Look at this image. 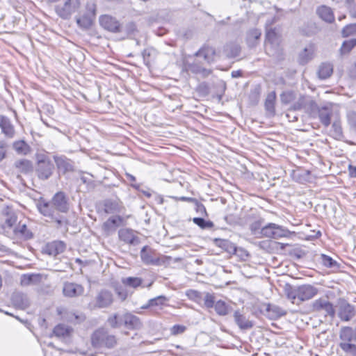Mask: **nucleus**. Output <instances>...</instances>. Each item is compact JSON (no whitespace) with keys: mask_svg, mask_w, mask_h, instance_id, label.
I'll use <instances>...</instances> for the list:
<instances>
[{"mask_svg":"<svg viewBox=\"0 0 356 356\" xmlns=\"http://www.w3.org/2000/svg\"><path fill=\"white\" fill-rule=\"evenodd\" d=\"M318 290L310 284H304L296 287L288 293V298L293 304L300 305L317 295Z\"/></svg>","mask_w":356,"mask_h":356,"instance_id":"obj_1","label":"nucleus"},{"mask_svg":"<svg viewBox=\"0 0 356 356\" xmlns=\"http://www.w3.org/2000/svg\"><path fill=\"white\" fill-rule=\"evenodd\" d=\"M280 34L277 29L266 27L265 49L268 54L275 56L280 53Z\"/></svg>","mask_w":356,"mask_h":356,"instance_id":"obj_2","label":"nucleus"},{"mask_svg":"<svg viewBox=\"0 0 356 356\" xmlns=\"http://www.w3.org/2000/svg\"><path fill=\"white\" fill-rule=\"evenodd\" d=\"M335 307L341 321H348L356 314L355 307L344 299H339Z\"/></svg>","mask_w":356,"mask_h":356,"instance_id":"obj_3","label":"nucleus"},{"mask_svg":"<svg viewBox=\"0 0 356 356\" xmlns=\"http://www.w3.org/2000/svg\"><path fill=\"white\" fill-rule=\"evenodd\" d=\"M37 207L40 213L44 216L49 218L51 220H54L60 225L62 223L59 211L55 208L51 202L41 200L37 204Z\"/></svg>","mask_w":356,"mask_h":356,"instance_id":"obj_4","label":"nucleus"},{"mask_svg":"<svg viewBox=\"0 0 356 356\" xmlns=\"http://www.w3.org/2000/svg\"><path fill=\"white\" fill-rule=\"evenodd\" d=\"M79 6V0H64L63 4L56 7V12L63 19H68L76 11Z\"/></svg>","mask_w":356,"mask_h":356,"instance_id":"obj_5","label":"nucleus"},{"mask_svg":"<svg viewBox=\"0 0 356 356\" xmlns=\"http://www.w3.org/2000/svg\"><path fill=\"white\" fill-rule=\"evenodd\" d=\"M312 309L314 312H323L325 315L333 317L335 309L332 304L325 298H318L312 302Z\"/></svg>","mask_w":356,"mask_h":356,"instance_id":"obj_6","label":"nucleus"},{"mask_svg":"<svg viewBox=\"0 0 356 356\" xmlns=\"http://www.w3.org/2000/svg\"><path fill=\"white\" fill-rule=\"evenodd\" d=\"M54 165L49 159L39 160L37 164L36 172L41 179H47L52 175Z\"/></svg>","mask_w":356,"mask_h":356,"instance_id":"obj_7","label":"nucleus"},{"mask_svg":"<svg viewBox=\"0 0 356 356\" xmlns=\"http://www.w3.org/2000/svg\"><path fill=\"white\" fill-rule=\"evenodd\" d=\"M99 21L101 26L108 31L113 33H119L121 31L120 23L111 15H102L99 17Z\"/></svg>","mask_w":356,"mask_h":356,"instance_id":"obj_8","label":"nucleus"},{"mask_svg":"<svg viewBox=\"0 0 356 356\" xmlns=\"http://www.w3.org/2000/svg\"><path fill=\"white\" fill-rule=\"evenodd\" d=\"M113 301V296L111 291L107 290L100 291L91 306L94 308H105L110 306Z\"/></svg>","mask_w":356,"mask_h":356,"instance_id":"obj_9","label":"nucleus"},{"mask_svg":"<svg viewBox=\"0 0 356 356\" xmlns=\"http://www.w3.org/2000/svg\"><path fill=\"white\" fill-rule=\"evenodd\" d=\"M1 220L4 229L15 227L17 222V216L12 208L6 207L1 209Z\"/></svg>","mask_w":356,"mask_h":356,"instance_id":"obj_10","label":"nucleus"},{"mask_svg":"<svg viewBox=\"0 0 356 356\" xmlns=\"http://www.w3.org/2000/svg\"><path fill=\"white\" fill-rule=\"evenodd\" d=\"M84 293V288L82 285L74 282H64L63 286V294L67 298H75L82 296Z\"/></svg>","mask_w":356,"mask_h":356,"instance_id":"obj_11","label":"nucleus"},{"mask_svg":"<svg viewBox=\"0 0 356 356\" xmlns=\"http://www.w3.org/2000/svg\"><path fill=\"white\" fill-rule=\"evenodd\" d=\"M92 343L94 347L97 348H112L116 343L114 335H93Z\"/></svg>","mask_w":356,"mask_h":356,"instance_id":"obj_12","label":"nucleus"},{"mask_svg":"<svg viewBox=\"0 0 356 356\" xmlns=\"http://www.w3.org/2000/svg\"><path fill=\"white\" fill-rule=\"evenodd\" d=\"M47 279V276L42 274H24L21 277L20 282L22 286L38 284Z\"/></svg>","mask_w":356,"mask_h":356,"instance_id":"obj_13","label":"nucleus"},{"mask_svg":"<svg viewBox=\"0 0 356 356\" xmlns=\"http://www.w3.org/2000/svg\"><path fill=\"white\" fill-rule=\"evenodd\" d=\"M195 55L198 57H202L209 64L214 62L217 57L216 49L209 46L203 47Z\"/></svg>","mask_w":356,"mask_h":356,"instance_id":"obj_14","label":"nucleus"},{"mask_svg":"<svg viewBox=\"0 0 356 356\" xmlns=\"http://www.w3.org/2000/svg\"><path fill=\"white\" fill-rule=\"evenodd\" d=\"M316 51L315 46L312 44H309L299 53L298 62L305 65L309 62L314 56Z\"/></svg>","mask_w":356,"mask_h":356,"instance_id":"obj_15","label":"nucleus"},{"mask_svg":"<svg viewBox=\"0 0 356 356\" xmlns=\"http://www.w3.org/2000/svg\"><path fill=\"white\" fill-rule=\"evenodd\" d=\"M264 314L270 319H276L286 314V312L275 305H264Z\"/></svg>","mask_w":356,"mask_h":356,"instance_id":"obj_16","label":"nucleus"},{"mask_svg":"<svg viewBox=\"0 0 356 356\" xmlns=\"http://www.w3.org/2000/svg\"><path fill=\"white\" fill-rule=\"evenodd\" d=\"M55 208L58 210L59 212H66L68 210V204L66 197L63 193L58 192L54 195L51 201Z\"/></svg>","mask_w":356,"mask_h":356,"instance_id":"obj_17","label":"nucleus"},{"mask_svg":"<svg viewBox=\"0 0 356 356\" xmlns=\"http://www.w3.org/2000/svg\"><path fill=\"white\" fill-rule=\"evenodd\" d=\"M13 305L21 309H25L30 305V300L27 295L22 293H15L12 296Z\"/></svg>","mask_w":356,"mask_h":356,"instance_id":"obj_18","label":"nucleus"},{"mask_svg":"<svg viewBox=\"0 0 356 356\" xmlns=\"http://www.w3.org/2000/svg\"><path fill=\"white\" fill-rule=\"evenodd\" d=\"M119 238L124 242L132 245H136L139 243V238L137 237L134 232L129 229H122L118 233Z\"/></svg>","mask_w":356,"mask_h":356,"instance_id":"obj_19","label":"nucleus"},{"mask_svg":"<svg viewBox=\"0 0 356 356\" xmlns=\"http://www.w3.org/2000/svg\"><path fill=\"white\" fill-rule=\"evenodd\" d=\"M13 232L15 236L19 238L30 239L33 237L32 232L27 228L26 223L22 221L15 226Z\"/></svg>","mask_w":356,"mask_h":356,"instance_id":"obj_20","label":"nucleus"},{"mask_svg":"<svg viewBox=\"0 0 356 356\" xmlns=\"http://www.w3.org/2000/svg\"><path fill=\"white\" fill-rule=\"evenodd\" d=\"M342 339H346L348 337V341L341 343L340 346L341 348L347 352L353 355L356 354V335H341Z\"/></svg>","mask_w":356,"mask_h":356,"instance_id":"obj_21","label":"nucleus"},{"mask_svg":"<svg viewBox=\"0 0 356 356\" xmlns=\"http://www.w3.org/2000/svg\"><path fill=\"white\" fill-rule=\"evenodd\" d=\"M234 320L236 323L242 330H248L253 325L252 322L238 311H236L234 313Z\"/></svg>","mask_w":356,"mask_h":356,"instance_id":"obj_22","label":"nucleus"},{"mask_svg":"<svg viewBox=\"0 0 356 356\" xmlns=\"http://www.w3.org/2000/svg\"><path fill=\"white\" fill-rule=\"evenodd\" d=\"M316 107V104L308 96H301L298 101L293 105V108L296 110L301 108H312L314 109Z\"/></svg>","mask_w":356,"mask_h":356,"instance_id":"obj_23","label":"nucleus"},{"mask_svg":"<svg viewBox=\"0 0 356 356\" xmlns=\"http://www.w3.org/2000/svg\"><path fill=\"white\" fill-rule=\"evenodd\" d=\"M261 32L260 30L257 29H252L248 31L246 41L248 45L252 48L256 47L259 42Z\"/></svg>","mask_w":356,"mask_h":356,"instance_id":"obj_24","label":"nucleus"},{"mask_svg":"<svg viewBox=\"0 0 356 356\" xmlns=\"http://www.w3.org/2000/svg\"><path fill=\"white\" fill-rule=\"evenodd\" d=\"M54 161L60 172L65 173L72 170V165L69 159L64 156H54Z\"/></svg>","mask_w":356,"mask_h":356,"instance_id":"obj_25","label":"nucleus"},{"mask_svg":"<svg viewBox=\"0 0 356 356\" xmlns=\"http://www.w3.org/2000/svg\"><path fill=\"white\" fill-rule=\"evenodd\" d=\"M0 127L3 133L9 138H13L15 134L13 126L10 120L5 116H0Z\"/></svg>","mask_w":356,"mask_h":356,"instance_id":"obj_26","label":"nucleus"},{"mask_svg":"<svg viewBox=\"0 0 356 356\" xmlns=\"http://www.w3.org/2000/svg\"><path fill=\"white\" fill-rule=\"evenodd\" d=\"M95 8H92V10L89 14H86L76 19V22L78 25L83 29H89L93 22V19L95 15Z\"/></svg>","mask_w":356,"mask_h":356,"instance_id":"obj_27","label":"nucleus"},{"mask_svg":"<svg viewBox=\"0 0 356 356\" xmlns=\"http://www.w3.org/2000/svg\"><path fill=\"white\" fill-rule=\"evenodd\" d=\"M318 16L325 22L332 23L334 21V16L330 8L322 6L317 10Z\"/></svg>","mask_w":356,"mask_h":356,"instance_id":"obj_28","label":"nucleus"},{"mask_svg":"<svg viewBox=\"0 0 356 356\" xmlns=\"http://www.w3.org/2000/svg\"><path fill=\"white\" fill-rule=\"evenodd\" d=\"M333 72V66L330 63H321L318 70V76L321 79L329 78Z\"/></svg>","mask_w":356,"mask_h":356,"instance_id":"obj_29","label":"nucleus"},{"mask_svg":"<svg viewBox=\"0 0 356 356\" xmlns=\"http://www.w3.org/2000/svg\"><path fill=\"white\" fill-rule=\"evenodd\" d=\"M124 323L127 327L129 329L138 330L142 326V323L139 318L131 314L125 315Z\"/></svg>","mask_w":356,"mask_h":356,"instance_id":"obj_30","label":"nucleus"},{"mask_svg":"<svg viewBox=\"0 0 356 356\" xmlns=\"http://www.w3.org/2000/svg\"><path fill=\"white\" fill-rule=\"evenodd\" d=\"M121 202L118 200H107L104 204V210L107 213H115L121 211Z\"/></svg>","mask_w":356,"mask_h":356,"instance_id":"obj_31","label":"nucleus"},{"mask_svg":"<svg viewBox=\"0 0 356 356\" xmlns=\"http://www.w3.org/2000/svg\"><path fill=\"white\" fill-rule=\"evenodd\" d=\"M65 249V245L63 242L54 241L47 246L48 253L51 255L56 256L63 252Z\"/></svg>","mask_w":356,"mask_h":356,"instance_id":"obj_32","label":"nucleus"},{"mask_svg":"<svg viewBox=\"0 0 356 356\" xmlns=\"http://www.w3.org/2000/svg\"><path fill=\"white\" fill-rule=\"evenodd\" d=\"M15 166L22 173H28L32 170V163L30 161L26 159H22L17 161L15 163Z\"/></svg>","mask_w":356,"mask_h":356,"instance_id":"obj_33","label":"nucleus"},{"mask_svg":"<svg viewBox=\"0 0 356 356\" xmlns=\"http://www.w3.org/2000/svg\"><path fill=\"white\" fill-rule=\"evenodd\" d=\"M275 223H268L264 226L261 231V237L274 238L275 234Z\"/></svg>","mask_w":356,"mask_h":356,"instance_id":"obj_34","label":"nucleus"},{"mask_svg":"<svg viewBox=\"0 0 356 356\" xmlns=\"http://www.w3.org/2000/svg\"><path fill=\"white\" fill-rule=\"evenodd\" d=\"M216 244L223 248L228 252L235 253L236 250V248L234 246L233 243H232L228 240L225 239H216Z\"/></svg>","mask_w":356,"mask_h":356,"instance_id":"obj_35","label":"nucleus"},{"mask_svg":"<svg viewBox=\"0 0 356 356\" xmlns=\"http://www.w3.org/2000/svg\"><path fill=\"white\" fill-rule=\"evenodd\" d=\"M13 148L19 154L26 155L30 152L29 145L24 140L15 142L13 143Z\"/></svg>","mask_w":356,"mask_h":356,"instance_id":"obj_36","label":"nucleus"},{"mask_svg":"<svg viewBox=\"0 0 356 356\" xmlns=\"http://www.w3.org/2000/svg\"><path fill=\"white\" fill-rule=\"evenodd\" d=\"M225 51L227 56L230 58H234L239 55L241 48L238 44H228L225 47Z\"/></svg>","mask_w":356,"mask_h":356,"instance_id":"obj_37","label":"nucleus"},{"mask_svg":"<svg viewBox=\"0 0 356 356\" xmlns=\"http://www.w3.org/2000/svg\"><path fill=\"white\" fill-rule=\"evenodd\" d=\"M140 257L143 261L147 264H156L157 259L152 258L150 253L147 251V247L144 246L140 251Z\"/></svg>","mask_w":356,"mask_h":356,"instance_id":"obj_38","label":"nucleus"},{"mask_svg":"<svg viewBox=\"0 0 356 356\" xmlns=\"http://www.w3.org/2000/svg\"><path fill=\"white\" fill-rule=\"evenodd\" d=\"M264 223V220L261 218L257 219L252 222L250 225V229L252 234L257 236L258 237H261V231L262 229V225Z\"/></svg>","mask_w":356,"mask_h":356,"instance_id":"obj_39","label":"nucleus"},{"mask_svg":"<svg viewBox=\"0 0 356 356\" xmlns=\"http://www.w3.org/2000/svg\"><path fill=\"white\" fill-rule=\"evenodd\" d=\"M321 262L322 264L327 268H338L339 265L330 256L322 254L321 255Z\"/></svg>","mask_w":356,"mask_h":356,"instance_id":"obj_40","label":"nucleus"},{"mask_svg":"<svg viewBox=\"0 0 356 356\" xmlns=\"http://www.w3.org/2000/svg\"><path fill=\"white\" fill-rule=\"evenodd\" d=\"M213 307L215 308L217 314L222 316L227 314L229 311V306L222 300L216 301Z\"/></svg>","mask_w":356,"mask_h":356,"instance_id":"obj_41","label":"nucleus"},{"mask_svg":"<svg viewBox=\"0 0 356 356\" xmlns=\"http://www.w3.org/2000/svg\"><path fill=\"white\" fill-rule=\"evenodd\" d=\"M275 93L274 92L268 94L266 101H265V107L266 109L270 112V113H273L275 111Z\"/></svg>","mask_w":356,"mask_h":356,"instance_id":"obj_42","label":"nucleus"},{"mask_svg":"<svg viewBox=\"0 0 356 356\" xmlns=\"http://www.w3.org/2000/svg\"><path fill=\"white\" fill-rule=\"evenodd\" d=\"M186 295L190 300H191L198 304H200L202 302V300H203L202 294L196 290L189 289V290L186 291Z\"/></svg>","mask_w":356,"mask_h":356,"instance_id":"obj_43","label":"nucleus"},{"mask_svg":"<svg viewBox=\"0 0 356 356\" xmlns=\"http://www.w3.org/2000/svg\"><path fill=\"white\" fill-rule=\"evenodd\" d=\"M66 314L67 316L64 317L72 322L80 323L86 318L85 315L82 312H70L66 313Z\"/></svg>","mask_w":356,"mask_h":356,"instance_id":"obj_44","label":"nucleus"},{"mask_svg":"<svg viewBox=\"0 0 356 356\" xmlns=\"http://www.w3.org/2000/svg\"><path fill=\"white\" fill-rule=\"evenodd\" d=\"M122 283L125 286H128L132 288H137L142 284V280L138 277H127L122 279Z\"/></svg>","mask_w":356,"mask_h":356,"instance_id":"obj_45","label":"nucleus"},{"mask_svg":"<svg viewBox=\"0 0 356 356\" xmlns=\"http://www.w3.org/2000/svg\"><path fill=\"white\" fill-rule=\"evenodd\" d=\"M290 234H291V232L289 230L276 224L275 234L274 239H278V238H284V237H289Z\"/></svg>","mask_w":356,"mask_h":356,"instance_id":"obj_46","label":"nucleus"},{"mask_svg":"<svg viewBox=\"0 0 356 356\" xmlns=\"http://www.w3.org/2000/svg\"><path fill=\"white\" fill-rule=\"evenodd\" d=\"M355 46H356V39L346 40L342 44L340 49L341 53L342 54H348Z\"/></svg>","mask_w":356,"mask_h":356,"instance_id":"obj_47","label":"nucleus"},{"mask_svg":"<svg viewBox=\"0 0 356 356\" xmlns=\"http://www.w3.org/2000/svg\"><path fill=\"white\" fill-rule=\"evenodd\" d=\"M193 221L202 229H210L213 227V223L211 221H207L202 218H194Z\"/></svg>","mask_w":356,"mask_h":356,"instance_id":"obj_48","label":"nucleus"},{"mask_svg":"<svg viewBox=\"0 0 356 356\" xmlns=\"http://www.w3.org/2000/svg\"><path fill=\"white\" fill-rule=\"evenodd\" d=\"M342 36L346 38L356 35V24H351L346 26L342 30Z\"/></svg>","mask_w":356,"mask_h":356,"instance_id":"obj_49","label":"nucleus"},{"mask_svg":"<svg viewBox=\"0 0 356 356\" xmlns=\"http://www.w3.org/2000/svg\"><path fill=\"white\" fill-rule=\"evenodd\" d=\"M72 331L68 325L61 323L54 327L53 334H70Z\"/></svg>","mask_w":356,"mask_h":356,"instance_id":"obj_50","label":"nucleus"},{"mask_svg":"<svg viewBox=\"0 0 356 356\" xmlns=\"http://www.w3.org/2000/svg\"><path fill=\"white\" fill-rule=\"evenodd\" d=\"M330 113L326 110H322L319 112V118L321 122L325 127H328L330 124Z\"/></svg>","mask_w":356,"mask_h":356,"instance_id":"obj_51","label":"nucleus"},{"mask_svg":"<svg viewBox=\"0 0 356 356\" xmlns=\"http://www.w3.org/2000/svg\"><path fill=\"white\" fill-rule=\"evenodd\" d=\"M204 305L207 308H212L213 307L214 305L216 304L215 298L214 296L209 293H206L203 297Z\"/></svg>","mask_w":356,"mask_h":356,"instance_id":"obj_52","label":"nucleus"},{"mask_svg":"<svg viewBox=\"0 0 356 356\" xmlns=\"http://www.w3.org/2000/svg\"><path fill=\"white\" fill-rule=\"evenodd\" d=\"M124 31L128 36L134 37L138 32L136 25L134 22H129L124 26Z\"/></svg>","mask_w":356,"mask_h":356,"instance_id":"obj_53","label":"nucleus"},{"mask_svg":"<svg viewBox=\"0 0 356 356\" xmlns=\"http://www.w3.org/2000/svg\"><path fill=\"white\" fill-rule=\"evenodd\" d=\"M168 300L166 297L163 296H159L149 300V305H152V306H161L163 305L164 303Z\"/></svg>","mask_w":356,"mask_h":356,"instance_id":"obj_54","label":"nucleus"},{"mask_svg":"<svg viewBox=\"0 0 356 356\" xmlns=\"http://www.w3.org/2000/svg\"><path fill=\"white\" fill-rule=\"evenodd\" d=\"M116 293L118 296V298L124 301L126 300V298L129 296V293L127 290L122 286L117 287L115 289Z\"/></svg>","mask_w":356,"mask_h":356,"instance_id":"obj_55","label":"nucleus"},{"mask_svg":"<svg viewBox=\"0 0 356 356\" xmlns=\"http://www.w3.org/2000/svg\"><path fill=\"white\" fill-rule=\"evenodd\" d=\"M103 229L104 231L107 234H109L112 232H113L117 227L112 224L110 220L108 219L104 224H103Z\"/></svg>","mask_w":356,"mask_h":356,"instance_id":"obj_56","label":"nucleus"},{"mask_svg":"<svg viewBox=\"0 0 356 356\" xmlns=\"http://www.w3.org/2000/svg\"><path fill=\"white\" fill-rule=\"evenodd\" d=\"M186 330V326L181 325H175L171 328V334H180L184 332Z\"/></svg>","mask_w":356,"mask_h":356,"instance_id":"obj_57","label":"nucleus"},{"mask_svg":"<svg viewBox=\"0 0 356 356\" xmlns=\"http://www.w3.org/2000/svg\"><path fill=\"white\" fill-rule=\"evenodd\" d=\"M332 129H333L335 136L339 137L341 135V134H342L341 127L338 122H334L332 124Z\"/></svg>","mask_w":356,"mask_h":356,"instance_id":"obj_58","label":"nucleus"},{"mask_svg":"<svg viewBox=\"0 0 356 356\" xmlns=\"http://www.w3.org/2000/svg\"><path fill=\"white\" fill-rule=\"evenodd\" d=\"M108 220L112 224H113L115 226V227L120 226L122 222V218L120 216H112L110 218H108Z\"/></svg>","mask_w":356,"mask_h":356,"instance_id":"obj_59","label":"nucleus"},{"mask_svg":"<svg viewBox=\"0 0 356 356\" xmlns=\"http://www.w3.org/2000/svg\"><path fill=\"white\" fill-rule=\"evenodd\" d=\"M108 322L111 326L116 327L118 325L117 315H114L109 318Z\"/></svg>","mask_w":356,"mask_h":356,"instance_id":"obj_60","label":"nucleus"},{"mask_svg":"<svg viewBox=\"0 0 356 356\" xmlns=\"http://www.w3.org/2000/svg\"><path fill=\"white\" fill-rule=\"evenodd\" d=\"M196 210H197V212L201 215L207 214L206 209H205L204 206L202 204H197Z\"/></svg>","mask_w":356,"mask_h":356,"instance_id":"obj_61","label":"nucleus"},{"mask_svg":"<svg viewBox=\"0 0 356 356\" xmlns=\"http://www.w3.org/2000/svg\"><path fill=\"white\" fill-rule=\"evenodd\" d=\"M349 10L351 16L356 18V5H350Z\"/></svg>","mask_w":356,"mask_h":356,"instance_id":"obj_62","label":"nucleus"},{"mask_svg":"<svg viewBox=\"0 0 356 356\" xmlns=\"http://www.w3.org/2000/svg\"><path fill=\"white\" fill-rule=\"evenodd\" d=\"M349 175L352 177H356V166L349 165Z\"/></svg>","mask_w":356,"mask_h":356,"instance_id":"obj_63","label":"nucleus"},{"mask_svg":"<svg viewBox=\"0 0 356 356\" xmlns=\"http://www.w3.org/2000/svg\"><path fill=\"white\" fill-rule=\"evenodd\" d=\"M291 93L283 94L282 95V99L283 102L287 103L288 102H289V97H291Z\"/></svg>","mask_w":356,"mask_h":356,"instance_id":"obj_64","label":"nucleus"}]
</instances>
